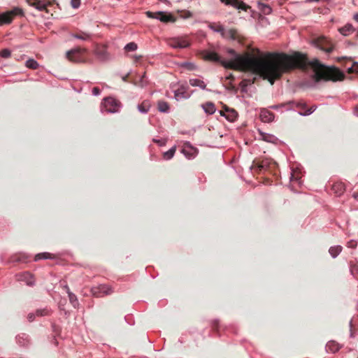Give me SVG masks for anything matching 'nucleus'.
<instances>
[{
  "mask_svg": "<svg viewBox=\"0 0 358 358\" xmlns=\"http://www.w3.org/2000/svg\"><path fill=\"white\" fill-rule=\"evenodd\" d=\"M90 292L93 296L99 298L111 294L113 292V289L108 285L101 284L92 287Z\"/></svg>",
  "mask_w": 358,
  "mask_h": 358,
  "instance_id": "4",
  "label": "nucleus"
},
{
  "mask_svg": "<svg viewBox=\"0 0 358 358\" xmlns=\"http://www.w3.org/2000/svg\"><path fill=\"white\" fill-rule=\"evenodd\" d=\"M35 315H36V314H34L33 313H29L27 317L29 321L32 322L35 318Z\"/></svg>",
  "mask_w": 358,
  "mask_h": 358,
  "instance_id": "43",
  "label": "nucleus"
},
{
  "mask_svg": "<svg viewBox=\"0 0 358 358\" xmlns=\"http://www.w3.org/2000/svg\"><path fill=\"white\" fill-rule=\"evenodd\" d=\"M254 51L258 55L255 56L249 52L238 55L234 50L229 49L228 52L234 56V58L221 61V64L228 69L259 75L271 85L284 73L296 69H306L308 66L313 69L316 82L322 80L337 81L344 78L343 73L338 69L327 67L317 59L309 62L307 56L299 52L292 55L284 52H267L262 55L258 49Z\"/></svg>",
  "mask_w": 358,
  "mask_h": 358,
  "instance_id": "1",
  "label": "nucleus"
},
{
  "mask_svg": "<svg viewBox=\"0 0 358 358\" xmlns=\"http://www.w3.org/2000/svg\"><path fill=\"white\" fill-rule=\"evenodd\" d=\"M71 36L75 38L83 41H91L92 38V34L83 31L82 30H77L73 33L71 34Z\"/></svg>",
  "mask_w": 358,
  "mask_h": 358,
  "instance_id": "13",
  "label": "nucleus"
},
{
  "mask_svg": "<svg viewBox=\"0 0 358 358\" xmlns=\"http://www.w3.org/2000/svg\"><path fill=\"white\" fill-rule=\"evenodd\" d=\"M340 349V345L338 343L334 341H331L327 343L326 345V350L327 352H331L333 353L336 352Z\"/></svg>",
  "mask_w": 358,
  "mask_h": 358,
  "instance_id": "23",
  "label": "nucleus"
},
{
  "mask_svg": "<svg viewBox=\"0 0 358 358\" xmlns=\"http://www.w3.org/2000/svg\"><path fill=\"white\" fill-rule=\"evenodd\" d=\"M102 104L105 109L110 113H117L121 107L120 101L112 97L105 98Z\"/></svg>",
  "mask_w": 358,
  "mask_h": 358,
  "instance_id": "9",
  "label": "nucleus"
},
{
  "mask_svg": "<svg viewBox=\"0 0 358 358\" xmlns=\"http://www.w3.org/2000/svg\"><path fill=\"white\" fill-rule=\"evenodd\" d=\"M182 151L184 153V155L188 157H194L198 152L197 149L192 146L189 143H185L184 148H182Z\"/></svg>",
  "mask_w": 358,
  "mask_h": 358,
  "instance_id": "18",
  "label": "nucleus"
},
{
  "mask_svg": "<svg viewBox=\"0 0 358 358\" xmlns=\"http://www.w3.org/2000/svg\"><path fill=\"white\" fill-rule=\"evenodd\" d=\"M13 258H15V257H13ZM21 255L17 257L16 259H13V261H21Z\"/></svg>",
  "mask_w": 358,
  "mask_h": 358,
  "instance_id": "48",
  "label": "nucleus"
},
{
  "mask_svg": "<svg viewBox=\"0 0 358 358\" xmlns=\"http://www.w3.org/2000/svg\"><path fill=\"white\" fill-rule=\"evenodd\" d=\"M259 8L265 15H268L271 13V8L268 5L259 3Z\"/></svg>",
  "mask_w": 358,
  "mask_h": 358,
  "instance_id": "35",
  "label": "nucleus"
},
{
  "mask_svg": "<svg viewBox=\"0 0 358 358\" xmlns=\"http://www.w3.org/2000/svg\"><path fill=\"white\" fill-rule=\"evenodd\" d=\"M297 106L301 109V111L299 112V114L301 115H308L315 110V106H313L310 108H307L306 104L303 103H298Z\"/></svg>",
  "mask_w": 358,
  "mask_h": 358,
  "instance_id": "19",
  "label": "nucleus"
},
{
  "mask_svg": "<svg viewBox=\"0 0 358 358\" xmlns=\"http://www.w3.org/2000/svg\"><path fill=\"white\" fill-rule=\"evenodd\" d=\"M124 49L128 52L134 51L137 49V45L134 42H131L126 45Z\"/></svg>",
  "mask_w": 358,
  "mask_h": 358,
  "instance_id": "36",
  "label": "nucleus"
},
{
  "mask_svg": "<svg viewBox=\"0 0 358 358\" xmlns=\"http://www.w3.org/2000/svg\"><path fill=\"white\" fill-rule=\"evenodd\" d=\"M89 51L87 48L76 47L67 51V59L74 63H90L92 59L88 57Z\"/></svg>",
  "mask_w": 358,
  "mask_h": 358,
  "instance_id": "2",
  "label": "nucleus"
},
{
  "mask_svg": "<svg viewBox=\"0 0 358 358\" xmlns=\"http://www.w3.org/2000/svg\"><path fill=\"white\" fill-rule=\"evenodd\" d=\"M145 15L149 18L157 19L162 22H173L176 21V18L171 14H167L166 13L162 11H146Z\"/></svg>",
  "mask_w": 358,
  "mask_h": 358,
  "instance_id": "5",
  "label": "nucleus"
},
{
  "mask_svg": "<svg viewBox=\"0 0 358 358\" xmlns=\"http://www.w3.org/2000/svg\"><path fill=\"white\" fill-rule=\"evenodd\" d=\"M95 56L101 61L107 60L109 57L108 53L106 50V45L96 43L93 50Z\"/></svg>",
  "mask_w": 358,
  "mask_h": 358,
  "instance_id": "10",
  "label": "nucleus"
},
{
  "mask_svg": "<svg viewBox=\"0 0 358 358\" xmlns=\"http://www.w3.org/2000/svg\"><path fill=\"white\" fill-rule=\"evenodd\" d=\"M189 82V84L194 87H199L201 89L203 90H205L206 87V85L205 84V83L199 79L192 78L190 79Z\"/></svg>",
  "mask_w": 358,
  "mask_h": 358,
  "instance_id": "27",
  "label": "nucleus"
},
{
  "mask_svg": "<svg viewBox=\"0 0 358 358\" xmlns=\"http://www.w3.org/2000/svg\"><path fill=\"white\" fill-rule=\"evenodd\" d=\"M190 95L187 93V87L181 85L175 91V97L178 99H187Z\"/></svg>",
  "mask_w": 358,
  "mask_h": 358,
  "instance_id": "16",
  "label": "nucleus"
},
{
  "mask_svg": "<svg viewBox=\"0 0 358 358\" xmlns=\"http://www.w3.org/2000/svg\"><path fill=\"white\" fill-rule=\"evenodd\" d=\"M71 5L73 8H78L80 5V0H71Z\"/></svg>",
  "mask_w": 358,
  "mask_h": 358,
  "instance_id": "40",
  "label": "nucleus"
},
{
  "mask_svg": "<svg viewBox=\"0 0 358 358\" xmlns=\"http://www.w3.org/2000/svg\"><path fill=\"white\" fill-rule=\"evenodd\" d=\"M25 66L31 69H38L39 64L34 59H29L26 62Z\"/></svg>",
  "mask_w": 358,
  "mask_h": 358,
  "instance_id": "34",
  "label": "nucleus"
},
{
  "mask_svg": "<svg viewBox=\"0 0 358 358\" xmlns=\"http://www.w3.org/2000/svg\"><path fill=\"white\" fill-rule=\"evenodd\" d=\"M202 108L208 114H213L215 112V104L212 102H206L202 105Z\"/></svg>",
  "mask_w": 358,
  "mask_h": 358,
  "instance_id": "25",
  "label": "nucleus"
},
{
  "mask_svg": "<svg viewBox=\"0 0 358 358\" xmlns=\"http://www.w3.org/2000/svg\"><path fill=\"white\" fill-rule=\"evenodd\" d=\"M167 43L173 48H185L190 45L189 40L187 36L171 38L168 39Z\"/></svg>",
  "mask_w": 358,
  "mask_h": 358,
  "instance_id": "6",
  "label": "nucleus"
},
{
  "mask_svg": "<svg viewBox=\"0 0 358 358\" xmlns=\"http://www.w3.org/2000/svg\"><path fill=\"white\" fill-rule=\"evenodd\" d=\"M357 246V243L355 241H350L348 242V247L354 248Z\"/></svg>",
  "mask_w": 358,
  "mask_h": 358,
  "instance_id": "41",
  "label": "nucleus"
},
{
  "mask_svg": "<svg viewBox=\"0 0 358 358\" xmlns=\"http://www.w3.org/2000/svg\"><path fill=\"white\" fill-rule=\"evenodd\" d=\"M153 141L160 145H164L165 144L164 141L162 140H156L154 139Z\"/></svg>",
  "mask_w": 358,
  "mask_h": 358,
  "instance_id": "44",
  "label": "nucleus"
},
{
  "mask_svg": "<svg viewBox=\"0 0 358 358\" xmlns=\"http://www.w3.org/2000/svg\"><path fill=\"white\" fill-rule=\"evenodd\" d=\"M224 111L220 110V115L222 116H225L228 120H229L231 122H234L238 116L237 112L234 109L229 108L226 106H224Z\"/></svg>",
  "mask_w": 358,
  "mask_h": 358,
  "instance_id": "14",
  "label": "nucleus"
},
{
  "mask_svg": "<svg viewBox=\"0 0 358 358\" xmlns=\"http://www.w3.org/2000/svg\"><path fill=\"white\" fill-rule=\"evenodd\" d=\"M217 325H218V321L215 320V321L213 322L212 327H213V329H216L217 327Z\"/></svg>",
  "mask_w": 358,
  "mask_h": 358,
  "instance_id": "45",
  "label": "nucleus"
},
{
  "mask_svg": "<svg viewBox=\"0 0 358 358\" xmlns=\"http://www.w3.org/2000/svg\"><path fill=\"white\" fill-rule=\"evenodd\" d=\"M11 52L8 49H3L0 51V56L3 58H8L10 57Z\"/></svg>",
  "mask_w": 358,
  "mask_h": 358,
  "instance_id": "38",
  "label": "nucleus"
},
{
  "mask_svg": "<svg viewBox=\"0 0 358 358\" xmlns=\"http://www.w3.org/2000/svg\"><path fill=\"white\" fill-rule=\"evenodd\" d=\"M34 0H27V2L31 6H33V3Z\"/></svg>",
  "mask_w": 358,
  "mask_h": 358,
  "instance_id": "49",
  "label": "nucleus"
},
{
  "mask_svg": "<svg viewBox=\"0 0 358 358\" xmlns=\"http://www.w3.org/2000/svg\"><path fill=\"white\" fill-rule=\"evenodd\" d=\"M158 109L159 111L166 113L169 110V105L167 102L164 101H159L157 104Z\"/></svg>",
  "mask_w": 358,
  "mask_h": 358,
  "instance_id": "31",
  "label": "nucleus"
},
{
  "mask_svg": "<svg viewBox=\"0 0 358 358\" xmlns=\"http://www.w3.org/2000/svg\"><path fill=\"white\" fill-rule=\"evenodd\" d=\"M23 280H25L27 282V284L29 286H31L34 284V280L32 275L29 273H24L22 275Z\"/></svg>",
  "mask_w": 358,
  "mask_h": 358,
  "instance_id": "33",
  "label": "nucleus"
},
{
  "mask_svg": "<svg viewBox=\"0 0 358 358\" xmlns=\"http://www.w3.org/2000/svg\"><path fill=\"white\" fill-rule=\"evenodd\" d=\"M22 14V9L19 8H15L11 10L3 13L0 14V25L5 24H10L15 16Z\"/></svg>",
  "mask_w": 358,
  "mask_h": 358,
  "instance_id": "7",
  "label": "nucleus"
},
{
  "mask_svg": "<svg viewBox=\"0 0 358 358\" xmlns=\"http://www.w3.org/2000/svg\"><path fill=\"white\" fill-rule=\"evenodd\" d=\"M342 251V247L341 245L333 246L329 248V253L333 257H337Z\"/></svg>",
  "mask_w": 358,
  "mask_h": 358,
  "instance_id": "30",
  "label": "nucleus"
},
{
  "mask_svg": "<svg viewBox=\"0 0 358 358\" xmlns=\"http://www.w3.org/2000/svg\"><path fill=\"white\" fill-rule=\"evenodd\" d=\"M260 118L264 122H269L273 120L274 115L267 110H262L260 113Z\"/></svg>",
  "mask_w": 358,
  "mask_h": 358,
  "instance_id": "21",
  "label": "nucleus"
},
{
  "mask_svg": "<svg viewBox=\"0 0 358 358\" xmlns=\"http://www.w3.org/2000/svg\"><path fill=\"white\" fill-rule=\"evenodd\" d=\"M54 258V255L48 253V252H43L38 253L34 257L35 261H38L40 259H52Z\"/></svg>",
  "mask_w": 358,
  "mask_h": 358,
  "instance_id": "29",
  "label": "nucleus"
},
{
  "mask_svg": "<svg viewBox=\"0 0 358 358\" xmlns=\"http://www.w3.org/2000/svg\"><path fill=\"white\" fill-rule=\"evenodd\" d=\"M201 57L206 61L216 62L221 64L222 59L220 56L215 52L209 50H203L200 52Z\"/></svg>",
  "mask_w": 358,
  "mask_h": 358,
  "instance_id": "11",
  "label": "nucleus"
},
{
  "mask_svg": "<svg viewBox=\"0 0 358 358\" xmlns=\"http://www.w3.org/2000/svg\"><path fill=\"white\" fill-rule=\"evenodd\" d=\"M48 313H49V310L47 308L38 309L36 311V315H37V316L47 315H48Z\"/></svg>",
  "mask_w": 358,
  "mask_h": 358,
  "instance_id": "39",
  "label": "nucleus"
},
{
  "mask_svg": "<svg viewBox=\"0 0 358 358\" xmlns=\"http://www.w3.org/2000/svg\"><path fill=\"white\" fill-rule=\"evenodd\" d=\"M128 77H129V74H127V75H126L125 76H124V77L122 78V80H123L124 81H125V82H126V81H127V78H128Z\"/></svg>",
  "mask_w": 358,
  "mask_h": 358,
  "instance_id": "51",
  "label": "nucleus"
},
{
  "mask_svg": "<svg viewBox=\"0 0 358 358\" xmlns=\"http://www.w3.org/2000/svg\"><path fill=\"white\" fill-rule=\"evenodd\" d=\"M224 38H229L234 41H238V42H241L243 40V37L238 34V31L235 29H230L227 31H226V36Z\"/></svg>",
  "mask_w": 358,
  "mask_h": 358,
  "instance_id": "17",
  "label": "nucleus"
},
{
  "mask_svg": "<svg viewBox=\"0 0 358 358\" xmlns=\"http://www.w3.org/2000/svg\"><path fill=\"white\" fill-rule=\"evenodd\" d=\"M141 57V56H138V57H136V59H140Z\"/></svg>",
  "mask_w": 358,
  "mask_h": 358,
  "instance_id": "54",
  "label": "nucleus"
},
{
  "mask_svg": "<svg viewBox=\"0 0 358 358\" xmlns=\"http://www.w3.org/2000/svg\"><path fill=\"white\" fill-rule=\"evenodd\" d=\"M227 80H234L235 79L234 76L232 73H230L228 76L226 78Z\"/></svg>",
  "mask_w": 358,
  "mask_h": 358,
  "instance_id": "46",
  "label": "nucleus"
},
{
  "mask_svg": "<svg viewBox=\"0 0 358 358\" xmlns=\"http://www.w3.org/2000/svg\"><path fill=\"white\" fill-rule=\"evenodd\" d=\"M208 27L214 31L220 33L222 36H226V31L220 23L211 22L209 24Z\"/></svg>",
  "mask_w": 358,
  "mask_h": 358,
  "instance_id": "22",
  "label": "nucleus"
},
{
  "mask_svg": "<svg viewBox=\"0 0 358 358\" xmlns=\"http://www.w3.org/2000/svg\"><path fill=\"white\" fill-rule=\"evenodd\" d=\"M354 31L355 29L351 24H347L344 27L339 29L340 33L344 36H348L350 33H352Z\"/></svg>",
  "mask_w": 358,
  "mask_h": 358,
  "instance_id": "26",
  "label": "nucleus"
},
{
  "mask_svg": "<svg viewBox=\"0 0 358 358\" xmlns=\"http://www.w3.org/2000/svg\"><path fill=\"white\" fill-rule=\"evenodd\" d=\"M331 189L336 196H340L345 192V186L344 183L341 182H337L332 185Z\"/></svg>",
  "mask_w": 358,
  "mask_h": 358,
  "instance_id": "15",
  "label": "nucleus"
},
{
  "mask_svg": "<svg viewBox=\"0 0 358 358\" xmlns=\"http://www.w3.org/2000/svg\"><path fill=\"white\" fill-rule=\"evenodd\" d=\"M144 78H145V74L142 76L141 83L143 82V79H144Z\"/></svg>",
  "mask_w": 358,
  "mask_h": 358,
  "instance_id": "53",
  "label": "nucleus"
},
{
  "mask_svg": "<svg viewBox=\"0 0 358 358\" xmlns=\"http://www.w3.org/2000/svg\"><path fill=\"white\" fill-rule=\"evenodd\" d=\"M222 3L225 5L232 6L238 9H241L243 10H248V9L250 8V6L246 5L245 3L241 1V0H220Z\"/></svg>",
  "mask_w": 358,
  "mask_h": 358,
  "instance_id": "12",
  "label": "nucleus"
},
{
  "mask_svg": "<svg viewBox=\"0 0 358 358\" xmlns=\"http://www.w3.org/2000/svg\"><path fill=\"white\" fill-rule=\"evenodd\" d=\"M65 288L66 289L67 293L69 294V298L71 303L73 305L74 308H76L79 303L77 296L70 291L68 286H65Z\"/></svg>",
  "mask_w": 358,
  "mask_h": 358,
  "instance_id": "24",
  "label": "nucleus"
},
{
  "mask_svg": "<svg viewBox=\"0 0 358 358\" xmlns=\"http://www.w3.org/2000/svg\"><path fill=\"white\" fill-rule=\"evenodd\" d=\"M50 5L48 0H34L33 6L39 10H45L47 7Z\"/></svg>",
  "mask_w": 358,
  "mask_h": 358,
  "instance_id": "20",
  "label": "nucleus"
},
{
  "mask_svg": "<svg viewBox=\"0 0 358 358\" xmlns=\"http://www.w3.org/2000/svg\"><path fill=\"white\" fill-rule=\"evenodd\" d=\"M92 93L94 95L97 96L100 94V90L98 87H95L92 89Z\"/></svg>",
  "mask_w": 358,
  "mask_h": 358,
  "instance_id": "42",
  "label": "nucleus"
},
{
  "mask_svg": "<svg viewBox=\"0 0 358 358\" xmlns=\"http://www.w3.org/2000/svg\"><path fill=\"white\" fill-rule=\"evenodd\" d=\"M353 19H354L355 21L358 22V13H355V14L354 15Z\"/></svg>",
  "mask_w": 358,
  "mask_h": 358,
  "instance_id": "50",
  "label": "nucleus"
},
{
  "mask_svg": "<svg viewBox=\"0 0 358 358\" xmlns=\"http://www.w3.org/2000/svg\"><path fill=\"white\" fill-rule=\"evenodd\" d=\"M313 43L316 47L326 52L329 53L334 50L331 41L324 36L315 38Z\"/></svg>",
  "mask_w": 358,
  "mask_h": 358,
  "instance_id": "8",
  "label": "nucleus"
},
{
  "mask_svg": "<svg viewBox=\"0 0 358 358\" xmlns=\"http://www.w3.org/2000/svg\"><path fill=\"white\" fill-rule=\"evenodd\" d=\"M348 71L349 72H353V70L352 69V68H349Z\"/></svg>",
  "mask_w": 358,
  "mask_h": 358,
  "instance_id": "52",
  "label": "nucleus"
},
{
  "mask_svg": "<svg viewBox=\"0 0 358 358\" xmlns=\"http://www.w3.org/2000/svg\"><path fill=\"white\" fill-rule=\"evenodd\" d=\"M176 148L174 146L173 148H171L170 150H169L168 151L164 152L163 154V158L165 159V160H169L171 159V158H173V157L175 155V152H176Z\"/></svg>",
  "mask_w": 358,
  "mask_h": 358,
  "instance_id": "32",
  "label": "nucleus"
},
{
  "mask_svg": "<svg viewBox=\"0 0 358 358\" xmlns=\"http://www.w3.org/2000/svg\"><path fill=\"white\" fill-rule=\"evenodd\" d=\"M150 108V103L148 101H143L138 106V109L141 113H146Z\"/></svg>",
  "mask_w": 358,
  "mask_h": 358,
  "instance_id": "28",
  "label": "nucleus"
},
{
  "mask_svg": "<svg viewBox=\"0 0 358 358\" xmlns=\"http://www.w3.org/2000/svg\"><path fill=\"white\" fill-rule=\"evenodd\" d=\"M350 271L352 275L358 273V262H350Z\"/></svg>",
  "mask_w": 358,
  "mask_h": 358,
  "instance_id": "37",
  "label": "nucleus"
},
{
  "mask_svg": "<svg viewBox=\"0 0 358 358\" xmlns=\"http://www.w3.org/2000/svg\"><path fill=\"white\" fill-rule=\"evenodd\" d=\"M253 169H256V171H268L272 173L273 175H276L278 164L275 162L272 159H265L262 160L260 162H257L256 165L253 166Z\"/></svg>",
  "mask_w": 358,
  "mask_h": 358,
  "instance_id": "3",
  "label": "nucleus"
},
{
  "mask_svg": "<svg viewBox=\"0 0 358 358\" xmlns=\"http://www.w3.org/2000/svg\"><path fill=\"white\" fill-rule=\"evenodd\" d=\"M353 197L358 201V192L353 194Z\"/></svg>",
  "mask_w": 358,
  "mask_h": 358,
  "instance_id": "47",
  "label": "nucleus"
}]
</instances>
